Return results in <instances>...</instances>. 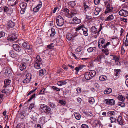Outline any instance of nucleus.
Returning a JSON list of instances; mask_svg holds the SVG:
<instances>
[{"instance_id":"nucleus-1","label":"nucleus","mask_w":128,"mask_h":128,"mask_svg":"<svg viewBox=\"0 0 128 128\" xmlns=\"http://www.w3.org/2000/svg\"><path fill=\"white\" fill-rule=\"evenodd\" d=\"M96 74V72L95 71L90 70L85 73L84 76L86 80H89L95 76Z\"/></svg>"},{"instance_id":"nucleus-2","label":"nucleus","mask_w":128,"mask_h":128,"mask_svg":"<svg viewBox=\"0 0 128 128\" xmlns=\"http://www.w3.org/2000/svg\"><path fill=\"white\" fill-rule=\"evenodd\" d=\"M42 60L40 58V56H37L34 62V68L37 69H40V66L42 64Z\"/></svg>"},{"instance_id":"nucleus-3","label":"nucleus","mask_w":128,"mask_h":128,"mask_svg":"<svg viewBox=\"0 0 128 128\" xmlns=\"http://www.w3.org/2000/svg\"><path fill=\"white\" fill-rule=\"evenodd\" d=\"M40 110L46 114H49L51 112V109L48 106L46 105L42 104L40 106Z\"/></svg>"},{"instance_id":"nucleus-4","label":"nucleus","mask_w":128,"mask_h":128,"mask_svg":"<svg viewBox=\"0 0 128 128\" xmlns=\"http://www.w3.org/2000/svg\"><path fill=\"white\" fill-rule=\"evenodd\" d=\"M105 5L106 6V9L104 13L106 14H107L112 12L113 7L111 4L108 2L105 3Z\"/></svg>"},{"instance_id":"nucleus-5","label":"nucleus","mask_w":128,"mask_h":128,"mask_svg":"<svg viewBox=\"0 0 128 128\" xmlns=\"http://www.w3.org/2000/svg\"><path fill=\"white\" fill-rule=\"evenodd\" d=\"M105 40L104 38H100L98 41L99 48L100 49L105 48H106V46H105Z\"/></svg>"},{"instance_id":"nucleus-6","label":"nucleus","mask_w":128,"mask_h":128,"mask_svg":"<svg viewBox=\"0 0 128 128\" xmlns=\"http://www.w3.org/2000/svg\"><path fill=\"white\" fill-rule=\"evenodd\" d=\"M56 19V23L58 25L60 26H62L64 24V20L60 16L61 18H59V16Z\"/></svg>"},{"instance_id":"nucleus-7","label":"nucleus","mask_w":128,"mask_h":128,"mask_svg":"<svg viewBox=\"0 0 128 128\" xmlns=\"http://www.w3.org/2000/svg\"><path fill=\"white\" fill-rule=\"evenodd\" d=\"M104 102L108 105H113L115 104V101L113 99H108L105 100Z\"/></svg>"},{"instance_id":"nucleus-8","label":"nucleus","mask_w":128,"mask_h":128,"mask_svg":"<svg viewBox=\"0 0 128 128\" xmlns=\"http://www.w3.org/2000/svg\"><path fill=\"white\" fill-rule=\"evenodd\" d=\"M4 12H6L8 14H10L12 13L13 9L12 8H9L7 6H4L3 8Z\"/></svg>"},{"instance_id":"nucleus-9","label":"nucleus","mask_w":128,"mask_h":128,"mask_svg":"<svg viewBox=\"0 0 128 128\" xmlns=\"http://www.w3.org/2000/svg\"><path fill=\"white\" fill-rule=\"evenodd\" d=\"M120 15L124 17H126L128 16V11L123 9L120 10L119 12Z\"/></svg>"},{"instance_id":"nucleus-10","label":"nucleus","mask_w":128,"mask_h":128,"mask_svg":"<svg viewBox=\"0 0 128 128\" xmlns=\"http://www.w3.org/2000/svg\"><path fill=\"white\" fill-rule=\"evenodd\" d=\"M17 39V37L16 35L14 33L11 36H9V37L7 38L8 40H10L11 42L15 41Z\"/></svg>"},{"instance_id":"nucleus-11","label":"nucleus","mask_w":128,"mask_h":128,"mask_svg":"<svg viewBox=\"0 0 128 128\" xmlns=\"http://www.w3.org/2000/svg\"><path fill=\"white\" fill-rule=\"evenodd\" d=\"M76 31L81 30V31H82L83 32H88L87 28L84 27L82 25L78 27L76 29Z\"/></svg>"},{"instance_id":"nucleus-12","label":"nucleus","mask_w":128,"mask_h":128,"mask_svg":"<svg viewBox=\"0 0 128 128\" xmlns=\"http://www.w3.org/2000/svg\"><path fill=\"white\" fill-rule=\"evenodd\" d=\"M6 76L10 77L12 74V70L10 68H7L5 72L4 73Z\"/></svg>"},{"instance_id":"nucleus-13","label":"nucleus","mask_w":128,"mask_h":128,"mask_svg":"<svg viewBox=\"0 0 128 128\" xmlns=\"http://www.w3.org/2000/svg\"><path fill=\"white\" fill-rule=\"evenodd\" d=\"M42 6V2H39L38 4L36 7L33 9V11L34 12H38Z\"/></svg>"},{"instance_id":"nucleus-14","label":"nucleus","mask_w":128,"mask_h":128,"mask_svg":"<svg viewBox=\"0 0 128 128\" xmlns=\"http://www.w3.org/2000/svg\"><path fill=\"white\" fill-rule=\"evenodd\" d=\"M12 46L14 49L16 51L20 52L21 51V48L18 44H13Z\"/></svg>"},{"instance_id":"nucleus-15","label":"nucleus","mask_w":128,"mask_h":128,"mask_svg":"<svg viewBox=\"0 0 128 128\" xmlns=\"http://www.w3.org/2000/svg\"><path fill=\"white\" fill-rule=\"evenodd\" d=\"M102 25H100V30L98 31H97L96 28L94 26H93L90 29L91 31L92 32H100L102 29Z\"/></svg>"},{"instance_id":"nucleus-16","label":"nucleus","mask_w":128,"mask_h":128,"mask_svg":"<svg viewBox=\"0 0 128 128\" xmlns=\"http://www.w3.org/2000/svg\"><path fill=\"white\" fill-rule=\"evenodd\" d=\"M15 26V24L14 22H12V21H10L8 24V28H12L14 27Z\"/></svg>"},{"instance_id":"nucleus-17","label":"nucleus","mask_w":128,"mask_h":128,"mask_svg":"<svg viewBox=\"0 0 128 128\" xmlns=\"http://www.w3.org/2000/svg\"><path fill=\"white\" fill-rule=\"evenodd\" d=\"M72 21L73 23L76 24H79L81 22V20L78 18L76 17H75L72 20Z\"/></svg>"},{"instance_id":"nucleus-18","label":"nucleus","mask_w":128,"mask_h":128,"mask_svg":"<svg viewBox=\"0 0 128 128\" xmlns=\"http://www.w3.org/2000/svg\"><path fill=\"white\" fill-rule=\"evenodd\" d=\"M102 11V9L100 8H97L95 9V10L94 11V14L96 16L98 15L99 13L100 12Z\"/></svg>"},{"instance_id":"nucleus-19","label":"nucleus","mask_w":128,"mask_h":128,"mask_svg":"<svg viewBox=\"0 0 128 128\" xmlns=\"http://www.w3.org/2000/svg\"><path fill=\"white\" fill-rule=\"evenodd\" d=\"M22 46L24 48L27 49V50H31V48L30 46L29 45L28 46L27 44L26 43L24 42L22 44Z\"/></svg>"},{"instance_id":"nucleus-20","label":"nucleus","mask_w":128,"mask_h":128,"mask_svg":"<svg viewBox=\"0 0 128 128\" xmlns=\"http://www.w3.org/2000/svg\"><path fill=\"white\" fill-rule=\"evenodd\" d=\"M11 82V81L9 79L5 80L4 81V87L6 88L10 84Z\"/></svg>"},{"instance_id":"nucleus-21","label":"nucleus","mask_w":128,"mask_h":128,"mask_svg":"<svg viewBox=\"0 0 128 128\" xmlns=\"http://www.w3.org/2000/svg\"><path fill=\"white\" fill-rule=\"evenodd\" d=\"M46 70L44 69H42L40 70L39 72V76H44L46 73Z\"/></svg>"},{"instance_id":"nucleus-22","label":"nucleus","mask_w":128,"mask_h":128,"mask_svg":"<svg viewBox=\"0 0 128 128\" xmlns=\"http://www.w3.org/2000/svg\"><path fill=\"white\" fill-rule=\"evenodd\" d=\"M117 122L119 124L122 126L123 125V120L121 116H119L117 120Z\"/></svg>"},{"instance_id":"nucleus-23","label":"nucleus","mask_w":128,"mask_h":128,"mask_svg":"<svg viewBox=\"0 0 128 128\" xmlns=\"http://www.w3.org/2000/svg\"><path fill=\"white\" fill-rule=\"evenodd\" d=\"M114 18V16L113 14L110 15L108 17L106 18L105 19L106 21H110L113 20Z\"/></svg>"},{"instance_id":"nucleus-24","label":"nucleus","mask_w":128,"mask_h":128,"mask_svg":"<svg viewBox=\"0 0 128 128\" xmlns=\"http://www.w3.org/2000/svg\"><path fill=\"white\" fill-rule=\"evenodd\" d=\"M67 83V82L65 81H59L58 83V84L59 86H62L63 85H66Z\"/></svg>"},{"instance_id":"nucleus-25","label":"nucleus","mask_w":128,"mask_h":128,"mask_svg":"<svg viewBox=\"0 0 128 128\" xmlns=\"http://www.w3.org/2000/svg\"><path fill=\"white\" fill-rule=\"evenodd\" d=\"M27 6V4L25 3H21L20 5V8L23 9H25L26 8Z\"/></svg>"},{"instance_id":"nucleus-26","label":"nucleus","mask_w":128,"mask_h":128,"mask_svg":"<svg viewBox=\"0 0 128 128\" xmlns=\"http://www.w3.org/2000/svg\"><path fill=\"white\" fill-rule=\"evenodd\" d=\"M99 80L101 81H106L107 79V77L105 76H100Z\"/></svg>"},{"instance_id":"nucleus-27","label":"nucleus","mask_w":128,"mask_h":128,"mask_svg":"<svg viewBox=\"0 0 128 128\" xmlns=\"http://www.w3.org/2000/svg\"><path fill=\"white\" fill-rule=\"evenodd\" d=\"M26 64H22L20 66V70L21 71H23L26 68Z\"/></svg>"},{"instance_id":"nucleus-28","label":"nucleus","mask_w":128,"mask_h":128,"mask_svg":"<svg viewBox=\"0 0 128 128\" xmlns=\"http://www.w3.org/2000/svg\"><path fill=\"white\" fill-rule=\"evenodd\" d=\"M112 92V90L111 88H108L104 92V93L105 94H110Z\"/></svg>"},{"instance_id":"nucleus-29","label":"nucleus","mask_w":128,"mask_h":128,"mask_svg":"<svg viewBox=\"0 0 128 128\" xmlns=\"http://www.w3.org/2000/svg\"><path fill=\"white\" fill-rule=\"evenodd\" d=\"M74 116L76 119L78 120H80L81 117L80 114L79 113H77L75 114Z\"/></svg>"},{"instance_id":"nucleus-30","label":"nucleus","mask_w":128,"mask_h":128,"mask_svg":"<svg viewBox=\"0 0 128 128\" xmlns=\"http://www.w3.org/2000/svg\"><path fill=\"white\" fill-rule=\"evenodd\" d=\"M118 98V100L122 102H124L125 100V98L121 95H119Z\"/></svg>"},{"instance_id":"nucleus-31","label":"nucleus","mask_w":128,"mask_h":128,"mask_svg":"<svg viewBox=\"0 0 128 128\" xmlns=\"http://www.w3.org/2000/svg\"><path fill=\"white\" fill-rule=\"evenodd\" d=\"M83 6L84 7L85 12L89 8V6L87 5V3L86 2H84Z\"/></svg>"},{"instance_id":"nucleus-32","label":"nucleus","mask_w":128,"mask_h":128,"mask_svg":"<svg viewBox=\"0 0 128 128\" xmlns=\"http://www.w3.org/2000/svg\"><path fill=\"white\" fill-rule=\"evenodd\" d=\"M115 114V112L113 111H110L107 113V116H114Z\"/></svg>"},{"instance_id":"nucleus-33","label":"nucleus","mask_w":128,"mask_h":128,"mask_svg":"<svg viewBox=\"0 0 128 128\" xmlns=\"http://www.w3.org/2000/svg\"><path fill=\"white\" fill-rule=\"evenodd\" d=\"M72 36V34L68 33L66 36V38L69 40H71Z\"/></svg>"},{"instance_id":"nucleus-34","label":"nucleus","mask_w":128,"mask_h":128,"mask_svg":"<svg viewBox=\"0 0 128 128\" xmlns=\"http://www.w3.org/2000/svg\"><path fill=\"white\" fill-rule=\"evenodd\" d=\"M120 69H117L114 70V75L116 76H118L119 74V72H120Z\"/></svg>"},{"instance_id":"nucleus-35","label":"nucleus","mask_w":128,"mask_h":128,"mask_svg":"<svg viewBox=\"0 0 128 128\" xmlns=\"http://www.w3.org/2000/svg\"><path fill=\"white\" fill-rule=\"evenodd\" d=\"M103 58V57L102 56H99L97 58L95 59V60L96 62H100L101 61L102 59Z\"/></svg>"},{"instance_id":"nucleus-36","label":"nucleus","mask_w":128,"mask_h":128,"mask_svg":"<svg viewBox=\"0 0 128 128\" xmlns=\"http://www.w3.org/2000/svg\"><path fill=\"white\" fill-rule=\"evenodd\" d=\"M10 55L12 58H14L16 56V55L14 53V51L11 50L10 52Z\"/></svg>"},{"instance_id":"nucleus-37","label":"nucleus","mask_w":128,"mask_h":128,"mask_svg":"<svg viewBox=\"0 0 128 128\" xmlns=\"http://www.w3.org/2000/svg\"><path fill=\"white\" fill-rule=\"evenodd\" d=\"M89 102L91 104H93L95 102V100L93 98H90L89 99Z\"/></svg>"},{"instance_id":"nucleus-38","label":"nucleus","mask_w":128,"mask_h":128,"mask_svg":"<svg viewBox=\"0 0 128 128\" xmlns=\"http://www.w3.org/2000/svg\"><path fill=\"white\" fill-rule=\"evenodd\" d=\"M59 102L60 104L63 106H65L66 103L65 101H64L63 100H59Z\"/></svg>"},{"instance_id":"nucleus-39","label":"nucleus","mask_w":128,"mask_h":128,"mask_svg":"<svg viewBox=\"0 0 128 128\" xmlns=\"http://www.w3.org/2000/svg\"><path fill=\"white\" fill-rule=\"evenodd\" d=\"M83 49V48L81 46L78 47L76 50V52H80L82 51Z\"/></svg>"},{"instance_id":"nucleus-40","label":"nucleus","mask_w":128,"mask_h":128,"mask_svg":"<svg viewBox=\"0 0 128 128\" xmlns=\"http://www.w3.org/2000/svg\"><path fill=\"white\" fill-rule=\"evenodd\" d=\"M94 48H96L92 47H90L88 49V51L89 52H90L93 51V50H94Z\"/></svg>"},{"instance_id":"nucleus-41","label":"nucleus","mask_w":128,"mask_h":128,"mask_svg":"<svg viewBox=\"0 0 128 128\" xmlns=\"http://www.w3.org/2000/svg\"><path fill=\"white\" fill-rule=\"evenodd\" d=\"M110 119L111 120V123H113L114 122H116V119L115 118L111 117L110 118Z\"/></svg>"},{"instance_id":"nucleus-42","label":"nucleus","mask_w":128,"mask_h":128,"mask_svg":"<svg viewBox=\"0 0 128 128\" xmlns=\"http://www.w3.org/2000/svg\"><path fill=\"white\" fill-rule=\"evenodd\" d=\"M11 6H15L16 4V0H11Z\"/></svg>"},{"instance_id":"nucleus-43","label":"nucleus","mask_w":128,"mask_h":128,"mask_svg":"<svg viewBox=\"0 0 128 128\" xmlns=\"http://www.w3.org/2000/svg\"><path fill=\"white\" fill-rule=\"evenodd\" d=\"M118 105L122 107H124L125 106V104L124 102H119L118 103Z\"/></svg>"},{"instance_id":"nucleus-44","label":"nucleus","mask_w":128,"mask_h":128,"mask_svg":"<svg viewBox=\"0 0 128 128\" xmlns=\"http://www.w3.org/2000/svg\"><path fill=\"white\" fill-rule=\"evenodd\" d=\"M52 88L54 90H55L57 91L60 92V89L54 86H52Z\"/></svg>"},{"instance_id":"nucleus-45","label":"nucleus","mask_w":128,"mask_h":128,"mask_svg":"<svg viewBox=\"0 0 128 128\" xmlns=\"http://www.w3.org/2000/svg\"><path fill=\"white\" fill-rule=\"evenodd\" d=\"M113 58L115 60V62L116 63V62H118L119 58L118 57L116 56H114Z\"/></svg>"},{"instance_id":"nucleus-46","label":"nucleus","mask_w":128,"mask_h":128,"mask_svg":"<svg viewBox=\"0 0 128 128\" xmlns=\"http://www.w3.org/2000/svg\"><path fill=\"white\" fill-rule=\"evenodd\" d=\"M36 94H35L32 95V96L30 97V98L29 99L28 101V102H29L32 99L36 97Z\"/></svg>"},{"instance_id":"nucleus-47","label":"nucleus","mask_w":128,"mask_h":128,"mask_svg":"<svg viewBox=\"0 0 128 128\" xmlns=\"http://www.w3.org/2000/svg\"><path fill=\"white\" fill-rule=\"evenodd\" d=\"M76 13H73L72 12L69 15V18H72L73 16H75L76 14Z\"/></svg>"},{"instance_id":"nucleus-48","label":"nucleus","mask_w":128,"mask_h":128,"mask_svg":"<svg viewBox=\"0 0 128 128\" xmlns=\"http://www.w3.org/2000/svg\"><path fill=\"white\" fill-rule=\"evenodd\" d=\"M49 106L52 108H54L56 106L55 104L53 103H50L49 104Z\"/></svg>"},{"instance_id":"nucleus-49","label":"nucleus","mask_w":128,"mask_h":128,"mask_svg":"<svg viewBox=\"0 0 128 128\" xmlns=\"http://www.w3.org/2000/svg\"><path fill=\"white\" fill-rule=\"evenodd\" d=\"M102 51L104 52V53L106 55H108L109 54L108 53V50H104L103 49L102 50Z\"/></svg>"},{"instance_id":"nucleus-50","label":"nucleus","mask_w":128,"mask_h":128,"mask_svg":"<svg viewBox=\"0 0 128 128\" xmlns=\"http://www.w3.org/2000/svg\"><path fill=\"white\" fill-rule=\"evenodd\" d=\"M54 44L52 43L48 45V48L49 49H52V48L54 47Z\"/></svg>"},{"instance_id":"nucleus-51","label":"nucleus","mask_w":128,"mask_h":128,"mask_svg":"<svg viewBox=\"0 0 128 128\" xmlns=\"http://www.w3.org/2000/svg\"><path fill=\"white\" fill-rule=\"evenodd\" d=\"M34 107V104L33 103H31L30 106H29V109L30 110H32L33 108Z\"/></svg>"},{"instance_id":"nucleus-52","label":"nucleus","mask_w":128,"mask_h":128,"mask_svg":"<svg viewBox=\"0 0 128 128\" xmlns=\"http://www.w3.org/2000/svg\"><path fill=\"white\" fill-rule=\"evenodd\" d=\"M123 41L124 44H125L126 46H128V41L124 39Z\"/></svg>"},{"instance_id":"nucleus-53","label":"nucleus","mask_w":128,"mask_h":128,"mask_svg":"<svg viewBox=\"0 0 128 128\" xmlns=\"http://www.w3.org/2000/svg\"><path fill=\"white\" fill-rule=\"evenodd\" d=\"M100 0H94V2L95 5H98L99 4Z\"/></svg>"},{"instance_id":"nucleus-54","label":"nucleus","mask_w":128,"mask_h":128,"mask_svg":"<svg viewBox=\"0 0 128 128\" xmlns=\"http://www.w3.org/2000/svg\"><path fill=\"white\" fill-rule=\"evenodd\" d=\"M46 88H44L41 90L40 92V94H44V92L46 90Z\"/></svg>"},{"instance_id":"nucleus-55","label":"nucleus","mask_w":128,"mask_h":128,"mask_svg":"<svg viewBox=\"0 0 128 128\" xmlns=\"http://www.w3.org/2000/svg\"><path fill=\"white\" fill-rule=\"evenodd\" d=\"M81 128H88V126L86 124H83L81 126Z\"/></svg>"},{"instance_id":"nucleus-56","label":"nucleus","mask_w":128,"mask_h":128,"mask_svg":"<svg viewBox=\"0 0 128 128\" xmlns=\"http://www.w3.org/2000/svg\"><path fill=\"white\" fill-rule=\"evenodd\" d=\"M5 32H0V38L2 37L5 36Z\"/></svg>"},{"instance_id":"nucleus-57","label":"nucleus","mask_w":128,"mask_h":128,"mask_svg":"<svg viewBox=\"0 0 128 128\" xmlns=\"http://www.w3.org/2000/svg\"><path fill=\"white\" fill-rule=\"evenodd\" d=\"M62 11L68 13L69 12V10L67 8L63 9Z\"/></svg>"},{"instance_id":"nucleus-58","label":"nucleus","mask_w":128,"mask_h":128,"mask_svg":"<svg viewBox=\"0 0 128 128\" xmlns=\"http://www.w3.org/2000/svg\"><path fill=\"white\" fill-rule=\"evenodd\" d=\"M76 91L78 93L80 94L82 91V90L80 88H78L76 89Z\"/></svg>"},{"instance_id":"nucleus-59","label":"nucleus","mask_w":128,"mask_h":128,"mask_svg":"<svg viewBox=\"0 0 128 128\" xmlns=\"http://www.w3.org/2000/svg\"><path fill=\"white\" fill-rule=\"evenodd\" d=\"M94 86L97 89L98 88L100 87L99 84L97 83H96L95 84Z\"/></svg>"},{"instance_id":"nucleus-60","label":"nucleus","mask_w":128,"mask_h":128,"mask_svg":"<svg viewBox=\"0 0 128 128\" xmlns=\"http://www.w3.org/2000/svg\"><path fill=\"white\" fill-rule=\"evenodd\" d=\"M120 20L124 22H125L126 23L127 22V19L125 18H120Z\"/></svg>"},{"instance_id":"nucleus-61","label":"nucleus","mask_w":128,"mask_h":128,"mask_svg":"<svg viewBox=\"0 0 128 128\" xmlns=\"http://www.w3.org/2000/svg\"><path fill=\"white\" fill-rule=\"evenodd\" d=\"M86 114L88 116H92V113L89 112H87Z\"/></svg>"},{"instance_id":"nucleus-62","label":"nucleus","mask_w":128,"mask_h":128,"mask_svg":"<svg viewBox=\"0 0 128 128\" xmlns=\"http://www.w3.org/2000/svg\"><path fill=\"white\" fill-rule=\"evenodd\" d=\"M36 90V89L34 90H32L30 92L28 93V96L29 95L31 94L33 92H34Z\"/></svg>"},{"instance_id":"nucleus-63","label":"nucleus","mask_w":128,"mask_h":128,"mask_svg":"<svg viewBox=\"0 0 128 128\" xmlns=\"http://www.w3.org/2000/svg\"><path fill=\"white\" fill-rule=\"evenodd\" d=\"M31 79V77L30 76L28 77V80H26V81L27 82V83H28L30 82V81Z\"/></svg>"},{"instance_id":"nucleus-64","label":"nucleus","mask_w":128,"mask_h":128,"mask_svg":"<svg viewBox=\"0 0 128 128\" xmlns=\"http://www.w3.org/2000/svg\"><path fill=\"white\" fill-rule=\"evenodd\" d=\"M86 19L87 20H88L91 19L92 18L90 16H89L87 15H86Z\"/></svg>"}]
</instances>
